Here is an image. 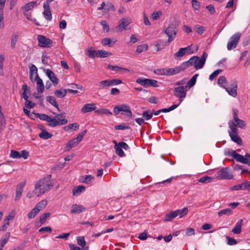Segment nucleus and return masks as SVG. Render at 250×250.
Masks as SVG:
<instances>
[{
    "instance_id": "nucleus-15",
    "label": "nucleus",
    "mask_w": 250,
    "mask_h": 250,
    "mask_svg": "<svg viewBox=\"0 0 250 250\" xmlns=\"http://www.w3.org/2000/svg\"><path fill=\"white\" fill-rule=\"evenodd\" d=\"M85 210V208L81 205L74 204L71 207V213L79 214Z\"/></svg>"
},
{
    "instance_id": "nucleus-16",
    "label": "nucleus",
    "mask_w": 250,
    "mask_h": 250,
    "mask_svg": "<svg viewBox=\"0 0 250 250\" xmlns=\"http://www.w3.org/2000/svg\"><path fill=\"white\" fill-rule=\"evenodd\" d=\"M35 81L37 82L38 92L39 93H42L44 89V86L42 80L40 78L38 74L36 75Z\"/></svg>"
},
{
    "instance_id": "nucleus-8",
    "label": "nucleus",
    "mask_w": 250,
    "mask_h": 250,
    "mask_svg": "<svg viewBox=\"0 0 250 250\" xmlns=\"http://www.w3.org/2000/svg\"><path fill=\"white\" fill-rule=\"evenodd\" d=\"M131 22V19L129 17L121 19L119 21V24L115 27L117 32H122Z\"/></svg>"
},
{
    "instance_id": "nucleus-5",
    "label": "nucleus",
    "mask_w": 250,
    "mask_h": 250,
    "mask_svg": "<svg viewBox=\"0 0 250 250\" xmlns=\"http://www.w3.org/2000/svg\"><path fill=\"white\" fill-rule=\"evenodd\" d=\"M113 111L116 114H118L121 111H124L125 112V115L128 118H131L132 116L130 108L127 104H120L114 107Z\"/></svg>"
},
{
    "instance_id": "nucleus-43",
    "label": "nucleus",
    "mask_w": 250,
    "mask_h": 250,
    "mask_svg": "<svg viewBox=\"0 0 250 250\" xmlns=\"http://www.w3.org/2000/svg\"><path fill=\"white\" fill-rule=\"evenodd\" d=\"M115 42H111L110 38H104L102 41V43L104 46L108 45L109 47H112L115 43Z\"/></svg>"
},
{
    "instance_id": "nucleus-56",
    "label": "nucleus",
    "mask_w": 250,
    "mask_h": 250,
    "mask_svg": "<svg viewBox=\"0 0 250 250\" xmlns=\"http://www.w3.org/2000/svg\"><path fill=\"white\" fill-rule=\"evenodd\" d=\"M199 59V57L198 56H193L191 57L189 60L187 61L188 64V66H191L193 65L194 66V64L195 63V61Z\"/></svg>"
},
{
    "instance_id": "nucleus-34",
    "label": "nucleus",
    "mask_w": 250,
    "mask_h": 250,
    "mask_svg": "<svg viewBox=\"0 0 250 250\" xmlns=\"http://www.w3.org/2000/svg\"><path fill=\"white\" fill-rule=\"evenodd\" d=\"M10 232H6L5 235L1 238L0 240V245L1 247L3 248L4 245L6 244L8 239L10 237Z\"/></svg>"
},
{
    "instance_id": "nucleus-24",
    "label": "nucleus",
    "mask_w": 250,
    "mask_h": 250,
    "mask_svg": "<svg viewBox=\"0 0 250 250\" xmlns=\"http://www.w3.org/2000/svg\"><path fill=\"white\" fill-rule=\"evenodd\" d=\"M149 79L140 77L136 80V82L143 86L147 87L149 86Z\"/></svg>"
},
{
    "instance_id": "nucleus-53",
    "label": "nucleus",
    "mask_w": 250,
    "mask_h": 250,
    "mask_svg": "<svg viewBox=\"0 0 250 250\" xmlns=\"http://www.w3.org/2000/svg\"><path fill=\"white\" fill-rule=\"evenodd\" d=\"M115 8L114 6L110 2H107L106 3V7L104 8L105 12H108L109 11H114Z\"/></svg>"
},
{
    "instance_id": "nucleus-47",
    "label": "nucleus",
    "mask_w": 250,
    "mask_h": 250,
    "mask_svg": "<svg viewBox=\"0 0 250 250\" xmlns=\"http://www.w3.org/2000/svg\"><path fill=\"white\" fill-rule=\"evenodd\" d=\"M18 39V35L14 34L12 35L11 39V46L12 48H14L16 46V42Z\"/></svg>"
},
{
    "instance_id": "nucleus-30",
    "label": "nucleus",
    "mask_w": 250,
    "mask_h": 250,
    "mask_svg": "<svg viewBox=\"0 0 250 250\" xmlns=\"http://www.w3.org/2000/svg\"><path fill=\"white\" fill-rule=\"evenodd\" d=\"M233 214V211L229 208H227L221 210L218 212V215L219 216H222L223 215H226L228 216L231 215Z\"/></svg>"
},
{
    "instance_id": "nucleus-20",
    "label": "nucleus",
    "mask_w": 250,
    "mask_h": 250,
    "mask_svg": "<svg viewBox=\"0 0 250 250\" xmlns=\"http://www.w3.org/2000/svg\"><path fill=\"white\" fill-rule=\"evenodd\" d=\"M47 204L46 200H42L41 202L37 204L35 207L33 208V210H36L39 212L41 210L45 208Z\"/></svg>"
},
{
    "instance_id": "nucleus-41",
    "label": "nucleus",
    "mask_w": 250,
    "mask_h": 250,
    "mask_svg": "<svg viewBox=\"0 0 250 250\" xmlns=\"http://www.w3.org/2000/svg\"><path fill=\"white\" fill-rule=\"evenodd\" d=\"M95 113L99 115H112V113L109 110L106 108H101L95 111Z\"/></svg>"
},
{
    "instance_id": "nucleus-32",
    "label": "nucleus",
    "mask_w": 250,
    "mask_h": 250,
    "mask_svg": "<svg viewBox=\"0 0 250 250\" xmlns=\"http://www.w3.org/2000/svg\"><path fill=\"white\" fill-rule=\"evenodd\" d=\"M198 76V74H196L194 75L191 79L187 83L186 86V87H188L189 88H191L193 86H194L196 82V79Z\"/></svg>"
},
{
    "instance_id": "nucleus-28",
    "label": "nucleus",
    "mask_w": 250,
    "mask_h": 250,
    "mask_svg": "<svg viewBox=\"0 0 250 250\" xmlns=\"http://www.w3.org/2000/svg\"><path fill=\"white\" fill-rule=\"evenodd\" d=\"M66 93H67L66 89L61 88L60 89L56 90L54 92V94L57 97L62 98L66 96Z\"/></svg>"
},
{
    "instance_id": "nucleus-50",
    "label": "nucleus",
    "mask_w": 250,
    "mask_h": 250,
    "mask_svg": "<svg viewBox=\"0 0 250 250\" xmlns=\"http://www.w3.org/2000/svg\"><path fill=\"white\" fill-rule=\"evenodd\" d=\"M10 156V157H11L12 158H16V159L21 158V152H20L18 151L15 150L14 149H12L11 150Z\"/></svg>"
},
{
    "instance_id": "nucleus-27",
    "label": "nucleus",
    "mask_w": 250,
    "mask_h": 250,
    "mask_svg": "<svg viewBox=\"0 0 250 250\" xmlns=\"http://www.w3.org/2000/svg\"><path fill=\"white\" fill-rule=\"evenodd\" d=\"M39 136L40 138L43 140H47L53 136V134L48 132L46 130H43V131H41L39 134Z\"/></svg>"
},
{
    "instance_id": "nucleus-55",
    "label": "nucleus",
    "mask_w": 250,
    "mask_h": 250,
    "mask_svg": "<svg viewBox=\"0 0 250 250\" xmlns=\"http://www.w3.org/2000/svg\"><path fill=\"white\" fill-rule=\"evenodd\" d=\"M186 54L183 48H181L179 49L178 51L176 52L174 54V56L175 58H181L184 56Z\"/></svg>"
},
{
    "instance_id": "nucleus-1",
    "label": "nucleus",
    "mask_w": 250,
    "mask_h": 250,
    "mask_svg": "<svg viewBox=\"0 0 250 250\" xmlns=\"http://www.w3.org/2000/svg\"><path fill=\"white\" fill-rule=\"evenodd\" d=\"M51 178V175H48L37 182L35 186V190H38V197L48 191L53 187L54 185L50 181Z\"/></svg>"
},
{
    "instance_id": "nucleus-19",
    "label": "nucleus",
    "mask_w": 250,
    "mask_h": 250,
    "mask_svg": "<svg viewBox=\"0 0 250 250\" xmlns=\"http://www.w3.org/2000/svg\"><path fill=\"white\" fill-rule=\"evenodd\" d=\"M26 184L25 181H23L17 186L16 188V195L15 197V200L20 199L23 191V188Z\"/></svg>"
},
{
    "instance_id": "nucleus-29",
    "label": "nucleus",
    "mask_w": 250,
    "mask_h": 250,
    "mask_svg": "<svg viewBox=\"0 0 250 250\" xmlns=\"http://www.w3.org/2000/svg\"><path fill=\"white\" fill-rule=\"evenodd\" d=\"M85 187L83 186L75 187L73 189V194L74 196L78 195L85 190Z\"/></svg>"
},
{
    "instance_id": "nucleus-44",
    "label": "nucleus",
    "mask_w": 250,
    "mask_h": 250,
    "mask_svg": "<svg viewBox=\"0 0 250 250\" xmlns=\"http://www.w3.org/2000/svg\"><path fill=\"white\" fill-rule=\"evenodd\" d=\"M78 244L81 247H84L86 245V241L84 236H78L76 238Z\"/></svg>"
},
{
    "instance_id": "nucleus-63",
    "label": "nucleus",
    "mask_w": 250,
    "mask_h": 250,
    "mask_svg": "<svg viewBox=\"0 0 250 250\" xmlns=\"http://www.w3.org/2000/svg\"><path fill=\"white\" fill-rule=\"evenodd\" d=\"M191 4L192 7L196 10H197L199 9L200 7V3L196 0H192Z\"/></svg>"
},
{
    "instance_id": "nucleus-3",
    "label": "nucleus",
    "mask_w": 250,
    "mask_h": 250,
    "mask_svg": "<svg viewBox=\"0 0 250 250\" xmlns=\"http://www.w3.org/2000/svg\"><path fill=\"white\" fill-rule=\"evenodd\" d=\"M229 154L233 158H234L237 162H240L242 164L248 165L250 166V154L246 153L245 156L241 155L240 154L236 153L235 150H232L229 152Z\"/></svg>"
},
{
    "instance_id": "nucleus-45",
    "label": "nucleus",
    "mask_w": 250,
    "mask_h": 250,
    "mask_svg": "<svg viewBox=\"0 0 250 250\" xmlns=\"http://www.w3.org/2000/svg\"><path fill=\"white\" fill-rule=\"evenodd\" d=\"M99 85L100 89H104L110 86L109 80L102 81L99 83Z\"/></svg>"
},
{
    "instance_id": "nucleus-35",
    "label": "nucleus",
    "mask_w": 250,
    "mask_h": 250,
    "mask_svg": "<svg viewBox=\"0 0 250 250\" xmlns=\"http://www.w3.org/2000/svg\"><path fill=\"white\" fill-rule=\"evenodd\" d=\"M115 145V149L116 153L120 157H124L125 156V153L124 151L122 150V148L120 146L117 144L115 142H114Z\"/></svg>"
},
{
    "instance_id": "nucleus-13",
    "label": "nucleus",
    "mask_w": 250,
    "mask_h": 250,
    "mask_svg": "<svg viewBox=\"0 0 250 250\" xmlns=\"http://www.w3.org/2000/svg\"><path fill=\"white\" fill-rule=\"evenodd\" d=\"M229 125L230 129H231L233 127L235 128L238 127L242 129H244L246 127V124L245 122L243 120L240 119L236 121L235 123L231 121H229Z\"/></svg>"
},
{
    "instance_id": "nucleus-59",
    "label": "nucleus",
    "mask_w": 250,
    "mask_h": 250,
    "mask_svg": "<svg viewBox=\"0 0 250 250\" xmlns=\"http://www.w3.org/2000/svg\"><path fill=\"white\" fill-rule=\"evenodd\" d=\"M226 239L227 240V244L231 246V245H236L237 243L236 240L235 239H234L233 238H231L229 236H227Z\"/></svg>"
},
{
    "instance_id": "nucleus-33",
    "label": "nucleus",
    "mask_w": 250,
    "mask_h": 250,
    "mask_svg": "<svg viewBox=\"0 0 250 250\" xmlns=\"http://www.w3.org/2000/svg\"><path fill=\"white\" fill-rule=\"evenodd\" d=\"M217 83L220 86L225 89V87H226V84L227 83V81L226 77L224 76H220L218 79Z\"/></svg>"
},
{
    "instance_id": "nucleus-11",
    "label": "nucleus",
    "mask_w": 250,
    "mask_h": 250,
    "mask_svg": "<svg viewBox=\"0 0 250 250\" xmlns=\"http://www.w3.org/2000/svg\"><path fill=\"white\" fill-rule=\"evenodd\" d=\"M187 88L186 86H180L176 87L174 89V94L180 98H185L187 95Z\"/></svg>"
},
{
    "instance_id": "nucleus-61",
    "label": "nucleus",
    "mask_w": 250,
    "mask_h": 250,
    "mask_svg": "<svg viewBox=\"0 0 250 250\" xmlns=\"http://www.w3.org/2000/svg\"><path fill=\"white\" fill-rule=\"evenodd\" d=\"M86 132H87L86 130H83V132H82L81 133H79L78 135L77 138H75L77 141H78L77 142L79 143L82 141V140L83 139V136L86 134Z\"/></svg>"
},
{
    "instance_id": "nucleus-62",
    "label": "nucleus",
    "mask_w": 250,
    "mask_h": 250,
    "mask_svg": "<svg viewBox=\"0 0 250 250\" xmlns=\"http://www.w3.org/2000/svg\"><path fill=\"white\" fill-rule=\"evenodd\" d=\"M222 71L221 69H217L214 71L212 74H211L209 76V79L210 80H213L214 79L215 77Z\"/></svg>"
},
{
    "instance_id": "nucleus-60",
    "label": "nucleus",
    "mask_w": 250,
    "mask_h": 250,
    "mask_svg": "<svg viewBox=\"0 0 250 250\" xmlns=\"http://www.w3.org/2000/svg\"><path fill=\"white\" fill-rule=\"evenodd\" d=\"M110 85L111 86L116 85L122 83V81L120 79H112L109 80Z\"/></svg>"
},
{
    "instance_id": "nucleus-40",
    "label": "nucleus",
    "mask_w": 250,
    "mask_h": 250,
    "mask_svg": "<svg viewBox=\"0 0 250 250\" xmlns=\"http://www.w3.org/2000/svg\"><path fill=\"white\" fill-rule=\"evenodd\" d=\"M177 73V71L176 70V67L171 68H165V75L166 76H171L175 75Z\"/></svg>"
},
{
    "instance_id": "nucleus-31",
    "label": "nucleus",
    "mask_w": 250,
    "mask_h": 250,
    "mask_svg": "<svg viewBox=\"0 0 250 250\" xmlns=\"http://www.w3.org/2000/svg\"><path fill=\"white\" fill-rule=\"evenodd\" d=\"M177 217L176 214L174 211H171L169 213L166 214L164 218V222L170 221L172 219Z\"/></svg>"
},
{
    "instance_id": "nucleus-57",
    "label": "nucleus",
    "mask_w": 250,
    "mask_h": 250,
    "mask_svg": "<svg viewBox=\"0 0 250 250\" xmlns=\"http://www.w3.org/2000/svg\"><path fill=\"white\" fill-rule=\"evenodd\" d=\"M43 14L46 20L50 21L52 19V14L50 10H44Z\"/></svg>"
},
{
    "instance_id": "nucleus-49",
    "label": "nucleus",
    "mask_w": 250,
    "mask_h": 250,
    "mask_svg": "<svg viewBox=\"0 0 250 250\" xmlns=\"http://www.w3.org/2000/svg\"><path fill=\"white\" fill-rule=\"evenodd\" d=\"M212 178L206 176L201 177L198 180V182L202 183H208L212 181Z\"/></svg>"
},
{
    "instance_id": "nucleus-18",
    "label": "nucleus",
    "mask_w": 250,
    "mask_h": 250,
    "mask_svg": "<svg viewBox=\"0 0 250 250\" xmlns=\"http://www.w3.org/2000/svg\"><path fill=\"white\" fill-rule=\"evenodd\" d=\"M68 121L66 119L56 120V118H53V122L49 123L48 125L51 127H55L59 125H64L67 123Z\"/></svg>"
},
{
    "instance_id": "nucleus-36",
    "label": "nucleus",
    "mask_w": 250,
    "mask_h": 250,
    "mask_svg": "<svg viewBox=\"0 0 250 250\" xmlns=\"http://www.w3.org/2000/svg\"><path fill=\"white\" fill-rule=\"evenodd\" d=\"M36 5L37 2L33 1L26 4L23 7V8H24V11H25L26 12H28L29 10H31Z\"/></svg>"
},
{
    "instance_id": "nucleus-42",
    "label": "nucleus",
    "mask_w": 250,
    "mask_h": 250,
    "mask_svg": "<svg viewBox=\"0 0 250 250\" xmlns=\"http://www.w3.org/2000/svg\"><path fill=\"white\" fill-rule=\"evenodd\" d=\"M246 184V181H245L244 183H243L241 184H239L235 185L234 186H233L230 188V190L231 191L233 190H241V189H247V188H245V186Z\"/></svg>"
},
{
    "instance_id": "nucleus-51",
    "label": "nucleus",
    "mask_w": 250,
    "mask_h": 250,
    "mask_svg": "<svg viewBox=\"0 0 250 250\" xmlns=\"http://www.w3.org/2000/svg\"><path fill=\"white\" fill-rule=\"evenodd\" d=\"M50 216V212H46L42 215L40 217V222L43 224L46 222V219Z\"/></svg>"
},
{
    "instance_id": "nucleus-25",
    "label": "nucleus",
    "mask_w": 250,
    "mask_h": 250,
    "mask_svg": "<svg viewBox=\"0 0 250 250\" xmlns=\"http://www.w3.org/2000/svg\"><path fill=\"white\" fill-rule=\"evenodd\" d=\"M75 138L70 140L66 144L65 147V150H68L75 146H76L79 143Z\"/></svg>"
},
{
    "instance_id": "nucleus-9",
    "label": "nucleus",
    "mask_w": 250,
    "mask_h": 250,
    "mask_svg": "<svg viewBox=\"0 0 250 250\" xmlns=\"http://www.w3.org/2000/svg\"><path fill=\"white\" fill-rule=\"evenodd\" d=\"M240 37L241 34L239 32L236 33L231 37L230 41L227 44V48L229 50H230L236 47Z\"/></svg>"
},
{
    "instance_id": "nucleus-17",
    "label": "nucleus",
    "mask_w": 250,
    "mask_h": 250,
    "mask_svg": "<svg viewBox=\"0 0 250 250\" xmlns=\"http://www.w3.org/2000/svg\"><path fill=\"white\" fill-rule=\"evenodd\" d=\"M46 75L48 76L50 80L52 82L55 86L58 84V79L56 77L55 74L50 69H47Z\"/></svg>"
},
{
    "instance_id": "nucleus-14",
    "label": "nucleus",
    "mask_w": 250,
    "mask_h": 250,
    "mask_svg": "<svg viewBox=\"0 0 250 250\" xmlns=\"http://www.w3.org/2000/svg\"><path fill=\"white\" fill-rule=\"evenodd\" d=\"M96 109V104L94 103L86 104L81 108V111L83 113H86L95 110Z\"/></svg>"
},
{
    "instance_id": "nucleus-58",
    "label": "nucleus",
    "mask_w": 250,
    "mask_h": 250,
    "mask_svg": "<svg viewBox=\"0 0 250 250\" xmlns=\"http://www.w3.org/2000/svg\"><path fill=\"white\" fill-rule=\"evenodd\" d=\"M29 68L30 69V74H31V75H34V74H36V75L38 74V69L35 65L31 64L30 65H29Z\"/></svg>"
},
{
    "instance_id": "nucleus-37",
    "label": "nucleus",
    "mask_w": 250,
    "mask_h": 250,
    "mask_svg": "<svg viewBox=\"0 0 250 250\" xmlns=\"http://www.w3.org/2000/svg\"><path fill=\"white\" fill-rule=\"evenodd\" d=\"M107 68V69H108L109 70H111L112 71H115V72H118V71H119L120 70H123L125 71H129L127 68L122 67H120V66H116V65L114 66V65H110V64L108 65Z\"/></svg>"
},
{
    "instance_id": "nucleus-52",
    "label": "nucleus",
    "mask_w": 250,
    "mask_h": 250,
    "mask_svg": "<svg viewBox=\"0 0 250 250\" xmlns=\"http://www.w3.org/2000/svg\"><path fill=\"white\" fill-rule=\"evenodd\" d=\"M187 63V62H184L183 63H182L179 66L176 67L177 71V73L180 72V71H184L187 67H189L188 65V64Z\"/></svg>"
},
{
    "instance_id": "nucleus-46",
    "label": "nucleus",
    "mask_w": 250,
    "mask_h": 250,
    "mask_svg": "<svg viewBox=\"0 0 250 250\" xmlns=\"http://www.w3.org/2000/svg\"><path fill=\"white\" fill-rule=\"evenodd\" d=\"M148 46L146 44H143L137 46L136 52L138 53H141L144 51L147 50Z\"/></svg>"
},
{
    "instance_id": "nucleus-12",
    "label": "nucleus",
    "mask_w": 250,
    "mask_h": 250,
    "mask_svg": "<svg viewBox=\"0 0 250 250\" xmlns=\"http://www.w3.org/2000/svg\"><path fill=\"white\" fill-rule=\"evenodd\" d=\"M207 57V53H206L205 52H204L201 58L199 57V59L195 61V63L194 64V67L196 69L202 68L205 63Z\"/></svg>"
},
{
    "instance_id": "nucleus-10",
    "label": "nucleus",
    "mask_w": 250,
    "mask_h": 250,
    "mask_svg": "<svg viewBox=\"0 0 250 250\" xmlns=\"http://www.w3.org/2000/svg\"><path fill=\"white\" fill-rule=\"evenodd\" d=\"M225 90L228 93L233 97H236L237 95V82L236 80H233L230 85V87H225Z\"/></svg>"
},
{
    "instance_id": "nucleus-64",
    "label": "nucleus",
    "mask_w": 250,
    "mask_h": 250,
    "mask_svg": "<svg viewBox=\"0 0 250 250\" xmlns=\"http://www.w3.org/2000/svg\"><path fill=\"white\" fill-rule=\"evenodd\" d=\"M162 15L161 11H155L152 14V19L153 20H156L158 19L160 16Z\"/></svg>"
},
{
    "instance_id": "nucleus-2",
    "label": "nucleus",
    "mask_w": 250,
    "mask_h": 250,
    "mask_svg": "<svg viewBox=\"0 0 250 250\" xmlns=\"http://www.w3.org/2000/svg\"><path fill=\"white\" fill-rule=\"evenodd\" d=\"M163 31L168 37V43H170L175 39L178 29L175 24L171 23L167 27L164 28Z\"/></svg>"
},
{
    "instance_id": "nucleus-22",
    "label": "nucleus",
    "mask_w": 250,
    "mask_h": 250,
    "mask_svg": "<svg viewBox=\"0 0 250 250\" xmlns=\"http://www.w3.org/2000/svg\"><path fill=\"white\" fill-rule=\"evenodd\" d=\"M35 115L40 120L45 121L49 123L53 122V118H51L48 115L45 114L35 113Z\"/></svg>"
},
{
    "instance_id": "nucleus-23",
    "label": "nucleus",
    "mask_w": 250,
    "mask_h": 250,
    "mask_svg": "<svg viewBox=\"0 0 250 250\" xmlns=\"http://www.w3.org/2000/svg\"><path fill=\"white\" fill-rule=\"evenodd\" d=\"M46 100L51 104L55 107L59 111H61V110L59 107L58 104L57 102L56 99L54 97L48 96L46 97Z\"/></svg>"
},
{
    "instance_id": "nucleus-21",
    "label": "nucleus",
    "mask_w": 250,
    "mask_h": 250,
    "mask_svg": "<svg viewBox=\"0 0 250 250\" xmlns=\"http://www.w3.org/2000/svg\"><path fill=\"white\" fill-rule=\"evenodd\" d=\"M242 222L243 220L241 219L236 223L234 228L231 230L232 233L236 234H239L241 233Z\"/></svg>"
},
{
    "instance_id": "nucleus-54",
    "label": "nucleus",
    "mask_w": 250,
    "mask_h": 250,
    "mask_svg": "<svg viewBox=\"0 0 250 250\" xmlns=\"http://www.w3.org/2000/svg\"><path fill=\"white\" fill-rule=\"evenodd\" d=\"M101 24L103 26V29L104 32H108L109 31V27L108 24L105 20H102L101 21Z\"/></svg>"
},
{
    "instance_id": "nucleus-6",
    "label": "nucleus",
    "mask_w": 250,
    "mask_h": 250,
    "mask_svg": "<svg viewBox=\"0 0 250 250\" xmlns=\"http://www.w3.org/2000/svg\"><path fill=\"white\" fill-rule=\"evenodd\" d=\"M38 45L41 47H50L53 44V41L44 36L39 35L37 37Z\"/></svg>"
},
{
    "instance_id": "nucleus-4",
    "label": "nucleus",
    "mask_w": 250,
    "mask_h": 250,
    "mask_svg": "<svg viewBox=\"0 0 250 250\" xmlns=\"http://www.w3.org/2000/svg\"><path fill=\"white\" fill-rule=\"evenodd\" d=\"M215 176L219 180L231 179L233 177V175L229 167H223L221 168L217 172Z\"/></svg>"
},
{
    "instance_id": "nucleus-26",
    "label": "nucleus",
    "mask_w": 250,
    "mask_h": 250,
    "mask_svg": "<svg viewBox=\"0 0 250 250\" xmlns=\"http://www.w3.org/2000/svg\"><path fill=\"white\" fill-rule=\"evenodd\" d=\"M112 54L110 52L104 50H97V57L98 58H106L108 56H111Z\"/></svg>"
},
{
    "instance_id": "nucleus-39",
    "label": "nucleus",
    "mask_w": 250,
    "mask_h": 250,
    "mask_svg": "<svg viewBox=\"0 0 250 250\" xmlns=\"http://www.w3.org/2000/svg\"><path fill=\"white\" fill-rule=\"evenodd\" d=\"M87 54L89 58L94 59L95 57H97V51L93 50L92 47H89L87 50Z\"/></svg>"
},
{
    "instance_id": "nucleus-7",
    "label": "nucleus",
    "mask_w": 250,
    "mask_h": 250,
    "mask_svg": "<svg viewBox=\"0 0 250 250\" xmlns=\"http://www.w3.org/2000/svg\"><path fill=\"white\" fill-rule=\"evenodd\" d=\"M229 136L231 140L238 145H242L243 142L241 138L238 136V130L237 128L233 127L229 131Z\"/></svg>"
},
{
    "instance_id": "nucleus-48",
    "label": "nucleus",
    "mask_w": 250,
    "mask_h": 250,
    "mask_svg": "<svg viewBox=\"0 0 250 250\" xmlns=\"http://www.w3.org/2000/svg\"><path fill=\"white\" fill-rule=\"evenodd\" d=\"M143 117L146 120H150L152 117V113L150 110H147L143 112L142 114Z\"/></svg>"
},
{
    "instance_id": "nucleus-38",
    "label": "nucleus",
    "mask_w": 250,
    "mask_h": 250,
    "mask_svg": "<svg viewBox=\"0 0 250 250\" xmlns=\"http://www.w3.org/2000/svg\"><path fill=\"white\" fill-rule=\"evenodd\" d=\"M174 211L176 213L177 216H179L180 218H182L188 213V209L187 208H184L183 209H178Z\"/></svg>"
}]
</instances>
